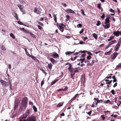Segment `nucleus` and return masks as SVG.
Returning a JSON list of instances; mask_svg holds the SVG:
<instances>
[{
    "label": "nucleus",
    "mask_w": 121,
    "mask_h": 121,
    "mask_svg": "<svg viewBox=\"0 0 121 121\" xmlns=\"http://www.w3.org/2000/svg\"><path fill=\"white\" fill-rule=\"evenodd\" d=\"M2 49L4 51H5L6 50V48L5 47L4 45H2Z\"/></svg>",
    "instance_id": "obj_29"
},
{
    "label": "nucleus",
    "mask_w": 121,
    "mask_h": 121,
    "mask_svg": "<svg viewBox=\"0 0 121 121\" xmlns=\"http://www.w3.org/2000/svg\"><path fill=\"white\" fill-rule=\"evenodd\" d=\"M58 80V79H56L52 81L51 82V85L52 86V85H53Z\"/></svg>",
    "instance_id": "obj_17"
},
{
    "label": "nucleus",
    "mask_w": 121,
    "mask_h": 121,
    "mask_svg": "<svg viewBox=\"0 0 121 121\" xmlns=\"http://www.w3.org/2000/svg\"><path fill=\"white\" fill-rule=\"evenodd\" d=\"M17 6L20 9V11L22 12H23L25 10L23 8L24 7L22 6H21L20 4H18L17 5Z\"/></svg>",
    "instance_id": "obj_9"
},
{
    "label": "nucleus",
    "mask_w": 121,
    "mask_h": 121,
    "mask_svg": "<svg viewBox=\"0 0 121 121\" xmlns=\"http://www.w3.org/2000/svg\"><path fill=\"white\" fill-rule=\"evenodd\" d=\"M37 27L39 28V30H41L42 29V27L39 25H37Z\"/></svg>",
    "instance_id": "obj_54"
},
{
    "label": "nucleus",
    "mask_w": 121,
    "mask_h": 121,
    "mask_svg": "<svg viewBox=\"0 0 121 121\" xmlns=\"http://www.w3.org/2000/svg\"><path fill=\"white\" fill-rule=\"evenodd\" d=\"M92 36L95 39H97L98 36L95 33H93L92 35Z\"/></svg>",
    "instance_id": "obj_21"
},
{
    "label": "nucleus",
    "mask_w": 121,
    "mask_h": 121,
    "mask_svg": "<svg viewBox=\"0 0 121 121\" xmlns=\"http://www.w3.org/2000/svg\"><path fill=\"white\" fill-rule=\"evenodd\" d=\"M38 23L41 25L42 26H43V23H41V22H38Z\"/></svg>",
    "instance_id": "obj_61"
},
{
    "label": "nucleus",
    "mask_w": 121,
    "mask_h": 121,
    "mask_svg": "<svg viewBox=\"0 0 121 121\" xmlns=\"http://www.w3.org/2000/svg\"><path fill=\"white\" fill-rule=\"evenodd\" d=\"M73 68L71 69H70V70H69V71L71 73H73Z\"/></svg>",
    "instance_id": "obj_64"
},
{
    "label": "nucleus",
    "mask_w": 121,
    "mask_h": 121,
    "mask_svg": "<svg viewBox=\"0 0 121 121\" xmlns=\"http://www.w3.org/2000/svg\"><path fill=\"white\" fill-rule=\"evenodd\" d=\"M10 36L13 39H15V37L14 35L12 33H11L10 34Z\"/></svg>",
    "instance_id": "obj_28"
},
{
    "label": "nucleus",
    "mask_w": 121,
    "mask_h": 121,
    "mask_svg": "<svg viewBox=\"0 0 121 121\" xmlns=\"http://www.w3.org/2000/svg\"><path fill=\"white\" fill-rule=\"evenodd\" d=\"M119 31H114L113 32V34L117 37H118L119 35Z\"/></svg>",
    "instance_id": "obj_15"
},
{
    "label": "nucleus",
    "mask_w": 121,
    "mask_h": 121,
    "mask_svg": "<svg viewBox=\"0 0 121 121\" xmlns=\"http://www.w3.org/2000/svg\"><path fill=\"white\" fill-rule=\"evenodd\" d=\"M29 104L30 105L32 106L33 105V103L31 102L30 101L29 102Z\"/></svg>",
    "instance_id": "obj_56"
},
{
    "label": "nucleus",
    "mask_w": 121,
    "mask_h": 121,
    "mask_svg": "<svg viewBox=\"0 0 121 121\" xmlns=\"http://www.w3.org/2000/svg\"><path fill=\"white\" fill-rule=\"evenodd\" d=\"M109 103L110 104H111V103L110 101L109 100H107V101L105 102V103Z\"/></svg>",
    "instance_id": "obj_57"
},
{
    "label": "nucleus",
    "mask_w": 121,
    "mask_h": 121,
    "mask_svg": "<svg viewBox=\"0 0 121 121\" xmlns=\"http://www.w3.org/2000/svg\"><path fill=\"white\" fill-rule=\"evenodd\" d=\"M111 51H109L108 52H105L104 53V54L105 55H109L110 54V53L111 52Z\"/></svg>",
    "instance_id": "obj_24"
},
{
    "label": "nucleus",
    "mask_w": 121,
    "mask_h": 121,
    "mask_svg": "<svg viewBox=\"0 0 121 121\" xmlns=\"http://www.w3.org/2000/svg\"><path fill=\"white\" fill-rule=\"evenodd\" d=\"M41 13V12L39 10H37L36 13L37 14H39Z\"/></svg>",
    "instance_id": "obj_53"
},
{
    "label": "nucleus",
    "mask_w": 121,
    "mask_h": 121,
    "mask_svg": "<svg viewBox=\"0 0 121 121\" xmlns=\"http://www.w3.org/2000/svg\"><path fill=\"white\" fill-rule=\"evenodd\" d=\"M74 71L75 73L78 72V68H76L74 69Z\"/></svg>",
    "instance_id": "obj_33"
},
{
    "label": "nucleus",
    "mask_w": 121,
    "mask_h": 121,
    "mask_svg": "<svg viewBox=\"0 0 121 121\" xmlns=\"http://www.w3.org/2000/svg\"><path fill=\"white\" fill-rule=\"evenodd\" d=\"M84 30V29H82L79 32V33L80 34H81L82 33Z\"/></svg>",
    "instance_id": "obj_62"
},
{
    "label": "nucleus",
    "mask_w": 121,
    "mask_h": 121,
    "mask_svg": "<svg viewBox=\"0 0 121 121\" xmlns=\"http://www.w3.org/2000/svg\"><path fill=\"white\" fill-rule=\"evenodd\" d=\"M75 74V73H71V78L73 79L74 78V75Z\"/></svg>",
    "instance_id": "obj_32"
},
{
    "label": "nucleus",
    "mask_w": 121,
    "mask_h": 121,
    "mask_svg": "<svg viewBox=\"0 0 121 121\" xmlns=\"http://www.w3.org/2000/svg\"><path fill=\"white\" fill-rule=\"evenodd\" d=\"M74 52H71L68 51L66 52L65 53V54L66 55H67L72 54V53H73Z\"/></svg>",
    "instance_id": "obj_18"
},
{
    "label": "nucleus",
    "mask_w": 121,
    "mask_h": 121,
    "mask_svg": "<svg viewBox=\"0 0 121 121\" xmlns=\"http://www.w3.org/2000/svg\"><path fill=\"white\" fill-rule=\"evenodd\" d=\"M105 115H103L101 116V117L102 120H104L105 119V117H104Z\"/></svg>",
    "instance_id": "obj_31"
},
{
    "label": "nucleus",
    "mask_w": 121,
    "mask_h": 121,
    "mask_svg": "<svg viewBox=\"0 0 121 121\" xmlns=\"http://www.w3.org/2000/svg\"><path fill=\"white\" fill-rule=\"evenodd\" d=\"M91 58V56H88L87 57V58L88 60H90Z\"/></svg>",
    "instance_id": "obj_48"
},
{
    "label": "nucleus",
    "mask_w": 121,
    "mask_h": 121,
    "mask_svg": "<svg viewBox=\"0 0 121 121\" xmlns=\"http://www.w3.org/2000/svg\"><path fill=\"white\" fill-rule=\"evenodd\" d=\"M120 46V45L118 44H117L116 45V46L115 47V49H114V50L115 52H117L119 50V48Z\"/></svg>",
    "instance_id": "obj_11"
},
{
    "label": "nucleus",
    "mask_w": 121,
    "mask_h": 121,
    "mask_svg": "<svg viewBox=\"0 0 121 121\" xmlns=\"http://www.w3.org/2000/svg\"><path fill=\"white\" fill-rule=\"evenodd\" d=\"M33 108L34 110V111L35 112H37V108L35 105H34L33 106Z\"/></svg>",
    "instance_id": "obj_26"
},
{
    "label": "nucleus",
    "mask_w": 121,
    "mask_h": 121,
    "mask_svg": "<svg viewBox=\"0 0 121 121\" xmlns=\"http://www.w3.org/2000/svg\"><path fill=\"white\" fill-rule=\"evenodd\" d=\"M48 67L50 70L52 69V64L51 63H50L48 64Z\"/></svg>",
    "instance_id": "obj_22"
},
{
    "label": "nucleus",
    "mask_w": 121,
    "mask_h": 121,
    "mask_svg": "<svg viewBox=\"0 0 121 121\" xmlns=\"http://www.w3.org/2000/svg\"><path fill=\"white\" fill-rule=\"evenodd\" d=\"M50 60L53 64H54L57 62L54 59L52 58H50Z\"/></svg>",
    "instance_id": "obj_14"
},
{
    "label": "nucleus",
    "mask_w": 121,
    "mask_h": 121,
    "mask_svg": "<svg viewBox=\"0 0 121 121\" xmlns=\"http://www.w3.org/2000/svg\"><path fill=\"white\" fill-rule=\"evenodd\" d=\"M82 25H81V24H78V25L77 26V27L78 28L81 27H82Z\"/></svg>",
    "instance_id": "obj_45"
},
{
    "label": "nucleus",
    "mask_w": 121,
    "mask_h": 121,
    "mask_svg": "<svg viewBox=\"0 0 121 121\" xmlns=\"http://www.w3.org/2000/svg\"><path fill=\"white\" fill-rule=\"evenodd\" d=\"M63 104V103L61 102L59 103L57 106V107H59L62 106Z\"/></svg>",
    "instance_id": "obj_27"
},
{
    "label": "nucleus",
    "mask_w": 121,
    "mask_h": 121,
    "mask_svg": "<svg viewBox=\"0 0 121 121\" xmlns=\"http://www.w3.org/2000/svg\"><path fill=\"white\" fill-rule=\"evenodd\" d=\"M86 52H87L88 54L90 55H92V54L90 52H88L87 51H85Z\"/></svg>",
    "instance_id": "obj_40"
},
{
    "label": "nucleus",
    "mask_w": 121,
    "mask_h": 121,
    "mask_svg": "<svg viewBox=\"0 0 121 121\" xmlns=\"http://www.w3.org/2000/svg\"><path fill=\"white\" fill-rule=\"evenodd\" d=\"M68 89V87H66L64 89H63L62 91H65Z\"/></svg>",
    "instance_id": "obj_49"
},
{
    "label": "nucleus",
    "mask_w": 121,
    "mask_h": 121,
    "mask_svg": "<svg viewBox=\"0 0 121 121\" xmlns=\"http://www.w3.org/2000/svg\"><path fill=\"white\" fill-rule=\"evenodd\" d=\"M27 98L26 97H24L22 99V102L21 103L27 105Z\"/></svg>",
    "instance_id": "obj_5"
},
{
    "label": "nucleus",
    "mask_w": 121,
    "mask_h": 121,
    "mask_svg": "<svg viewBox=\"0 0 121 121\" xmlns=\"http://www.w3.org/2000/svg\"><path fill=\"white\" fill-rule=\"evenodd\" d=\"M56 25L58 26H59L60 30L62 32H63L64 30V28L61 26L60 25H58L57 23L56 24Z\"/></svg>",
    "instance_id": "obj_13"
},
{
    "label": "nucleus",
    "mask_w": 121,
    "mask_h": 121,
    "mask_svg": "<svg viewBox=\"0 0 121 121\" xmlns=\"http://www.w3.org/2000/svg\"><path fill=\"white\" fill-rule=\"evenodd\" d=\"M75 99L73 97V99H71L70 101L69 102V103H70L72 102Z\"/></svg>",
    "instance_id": "obj_46"
},
{
    "label": "nucleus",
    "mask_w": 121,
    "mask_h": 121,
    "mask_svg": "<svg viewBox=\"0 0 121 121\" xmlns=\"http://www.w3.org/2000/svg\"><path fill=\"white\" fill-rule=\"evenodd\" d=\"M105 14L104 13H103L102 15L101 16V17L102 19H104L105 17Z\"/></svg>",
    "instance_id": "obj_44"
},
{
    "label": "nucleus",
    "mask_w": 121,
    "mask_h": 121,
    "mask_svg": "<svg viewBox=\"0 0 121 121\" xmlns=\"http://www.w3.org/2000/svg\"><path fill=\"white\" fill-rule=\"evenodd\" d=\"M27 107V105L21 103L19 109L20 111H24Z\"/></svg>",
    "instance_id": "obj_2"
},
{
    "label": "nucleus",
    "mask_w": 121,
    "mask_h": 121,
    "mask_svg": "<svg viewBox=\"0 0 121 121\" xmlns=\"http://www.w3.org/2000/svg\"><path fill=\"white\" fill-rule=\"evenodd\" d=\"M118 54V53L117 52H114L113 53V54L111 56V59L113 60H114L115 58Z\"/></svg>",
    "instance_id": "obj_7"
},
{
    "label": "nucleus",
    "mask_w": 121,
    "mask_h": 121,
    "mask_svg": "<svg viewBox=\"0 0 121 121\" xmlns=\"http://www.w3.org/2000/svg\"><path fill=\"white\" fill-rule=\"evenodd\" d=\"M19 1L21 3L24 4L25 3L23 0H19Z\"/></svg>",
    "instance_id": "obj_38"
},
{
    "label": "nucleus",
    "mask_w": 121,
    "mask_h": 121,
    "mask_svg": "<svg viewBox=\"0 0 121 121\" xmlns=\"http://www.w3.org/2000/svg\"><path fill=\"white\" fill-rule=\"evenodd\" d=\"M111 116L112 117H117V115H114L113 114H112L111 115Z\"/></svg>",
    "instance_id": "obj_42"
},
{
    "label": "nucleus",
    "mask_w": 121,
    "mask_h": 121,
    "mask_svg": "<svg viewBox=\"0 0 121 121\" xmlns=\"http://www.w3.org/2000/svg\"><path fill=\"white\" fill-rule=\"evenodd\" d=\"M105 25H104L103 24H102V25L106 29H108L110 27V24L107 23H104Z\"/></svg>",
    "instance_id": "obj_10"
},
{
    "label": "nucleus",
    "mask_w": 121,
    "mask_h": 121,
    "mask_svg": "<svg viewBox=\"0 0 121 121\" xmlns=\"http://www.w3.org/2000/svg\"><path fill=\"white\" fill-rule=\"evenodd\" d=\"M101 24V22L99 21H97V23L96 24V25L97 26H99Z\"/></svg>",
    "instance_id": "obj_30"
},
{
    "label": "nucleus",
    "mask_w": 121,
    "mask_h": 121,
    "mask_svg": "<svg viewBox=\"0 0 121 121\" xmlns=\"http://www.w3.org/2000/svg\"><path fill=\"white\" fill-rule=\"evenodd\" d=\"M9 79V82H5V84L4 86H9H9L10 88V89H12L11 88L12 85L11 84V81L9 79V78H8Z\"/></svg>",
    "instance_id": "obj_3"
},
{
    "label": "nucleus",
    "mask_w": 121,
    "mask_h": 121,
    "mask_svg": "<svg viewBox=\"0 0 121 121\" xmlns=\"http://www.w3.org/2000/svg\"><path fill=\"white\" fill-rule=\"evenodd\" d=\"M81 11H82V13L83 15L84 16H85L86 15L84 14L83 10L82 9L81 10Z\"/></svg>",
    "instance_id": "obj_60"
},
{
    "label": "nucleus",
    "mask_w": 121,
    "mask_h": 121,
    "mask_svg": "<svg viewBox=\"0 0 121 121\" xmlns=\"http://www.w3.org/2000/svg\"><path fill=\"white\" fill-rule=\"evenodd\" d=\"M38 10L37 9V8H34V12L35 13H36V12H37V10Z\"/></svg>",
    "instance_id": "obj_55"
},
{
    "label": "nucleus",
    "mask_w": 121,
    "mask_h": 121,
    "mask_svg": "<svg viewBox=\"0 0 121 121\" xmlns=\"http://www.w3.org/2000/svg\"><path fill=\"white\" fill-rule=\"evenodd\" d=\"M105 81L106 82V83L108 84H110L112 82V80L109 81L108 79H106Z\"/></svg>",
    "instance_id": "obj_16"
},
{
    "label": "nucleus",
    "mask_w": 121,
    "mask_h": 121,
    "mask_svg": "<svg viewBox=\"0 0 121 121\" xmlns=\"http://www.w3.org/2000/svg\"><path fill=\"white\" fill-rule=\"evenodd\" d=\"M101 4L100 3L98 4H97V8L99 9H100Z\"/></svg>",
    "instance_id": "obj_41"
},
{
    "label": "nucleus",
    "mask_w": 121,
    "mask_h": 121,
    "mask_svg": "<svg viewBox=\"0 0 121 121\" xmlns=\"http://www.w3.org/2000/svg\"><path fill=\"white\" fill-rule=\"evenodd\" d=\"M109 11L110 12H112L113 13H114V10L112 9H110Z\"/></svg>",
    "instance_id": "obj_58"
},
{
    "label": "nucleus",
    "mask_w": 121,
    "mask_h": 121,
    "mask_svg": "<svg viewBox=\"0 0 121 121\" xmlns=\"http://www.w3.org/2000/svg\"><path fill=\"white\" fill-rule=\"evenodd\" d=\"M13 15H14V17H16V18H18V17L17 16V13H14V14H13Z\"/></svg>",
    "instance_id": "obj_35"
},
{
    "label": "nucleus",
    "mask_w": 121,
    "mask_h": 121,
    "mask_svg": "<svg viewBox=\"0 0 121 121\" xmlns=\"http://www.w3.org/2000/svg\"><path fill=\"white\" fill-rule=\"evenodd\" d=\"M94 63V61L92 60L91 63H88L87 64V65H90L91 66L93 65V64Z\"/></svg>",
    "instance_id": "obj_23"
},
{
    "label": "nucleus",
    "mask_w": 121,
    "mask_h": 121,
    "mask_svg": "<svg viewBox=\"0 0 121 121\" xmlns=\"http://www.w3.org/2000/svg\"><path fill=\"white\" fill-rule=\"evenodd\" d=\"M5 81H4L3 80H0V83H1L2 85L4 86V85H5Z\"/></svg>",
    "instance_id": "obj_19"
},
{
    "label": "nucleus",
    "mask_w": 121,
    "mask_h": 121,
    "mask_svg": "<svg viewBox=\"0 0 121 121\" xmlns=\"http://www.w3.org/2000/svg\"><path fill=\"white\" fill-rule=\"evenodd\" d=\"M26 54L29 56H30V55L29 53L28 52H26Z\"/></svg>",
    "instance_id": "obj_63"
},
{
    "label": "nucleus",
    "mask_w": 121,
    "mask_h": 121,
    "mask_svg": "<svg viewBox=\"0 0 121 121\" xmlns=\"http://www.w3.org/2000/svg\"><path fill=\"white\" fill-rule=\"evenodd\" d=\"M117 68L118 67L119 69L121 67V63H119L118 65H117Z\"/></svg>",
    "instance_id": "obj_39"
},
{
    "label": "nucleus",
    "mask_w": 121,
    "mask_h": 121,
    "mask_svg": "<svg viewBox=\"0 0 121 121\" xmlns=\"http://www.w3.org/2000/svg\"><path fill=\"white\" fill-rule=\"evenodd\" d=\"M109 17H110L109 18H110V19L111 20H112L114 21H115V19L113 17H111L110 16H109Z\"/></svg>",
    "instance_id": "obj_37"
},
{
    "label": "nucleus",
    "mask_w": 121,
    "mask_h": 121,
    "mask_svg": "<svg viewBox=\"0 0 121 121\" xmlns=\"http://www.w3.org/2000/svg\"><path fill=\"white\" fill-rule=\"evenodd\" d=\"M81 82H84L85 80L84 77L82 76L81 78Z\"/></svg>",
    "instance_id": "obj_25"
},
{
    "label": "nucleus",
    "mask_w": 121,
    "mask_h": 121,
    "mask_svg": "<svg viewBox=\"0 0 121 121\" xmlns=\"http://www.w3.org/2000/svg\"><path fill=\"white\" fill-rule=\"evenodd\" d=\"M66 20L67 21H68L69 19L70 18V17L68 15H67L66 16Z\"/></svg>",
    "instance_id": "obj_36"
},
{
    "label": "nucleus",
    "mask_w": 121,
    "mask_h": 121,
    "mask_svg": "<svg viewBox=\"0 0 121 121\" xmlns=\"http://www.w3.org/2000/svg\"><path fill=\"white\" fill-rule=\"evenodd\" d=\"M114 38V36H111V37H110L109 39L108 40V41H110L112 39H113Z\"/></svg>",
    "instance_id": "obj_34"
},
{
    "label": "nucleus",
    "mask_w": 121,
    "mask_h": 121,
    "mask_svg": "<svg viewBox=\"0 0 121 121\" xmlns=\"http://www.w3.org/2000/svg\"><path fill=\"white\" fill-rule=\"evenodd\" d=\"M110 18L109 16L108 15V17H107V18L105 20V22L104 23L110 24V20H109V18Z\"/></svg>",
    "instance_id": "obj_12"
},
{
    "label": "nucleus",
    "mask_w": 121,
    "mask_h": 121,
    "mask_svg": "<svg viewBox=\"0 0 121 121\" xmlns=\"http://www.w3.org/2000/svg\"><path fill=\"white\" fill-rule=\"evenodd\" d=\"M65 12L68 13H73V14H75V13L74 11L70 9H66L65 10Z\"/></svg>",
    "instance_id": "obj_4"
},
{
    "label": "nucleus",
    "mask_w": 121,
    "mask_h": 121,
    "mask_svg": "<svg viewBox=\"0 0 121 121\" xmlns=\"http://www.w3.org/2000/svg\"><path fill=\"white\" fill-rule=\"evenodd\" d=\"M27 121H36L35 118L34 116L29 117L27 119Z\"/></svg>",
    "instance_id": "obj_6"
},
{
    "label": "nucleus",
    "mask_w": 121,
    "mask_h": 121,
    "mask_svg": "<svg viewBox=\"0 0 121 121\" xmlns=\"http://www.w3.org/2000/svg\"><path fill=\"white\" fill-rule=\"evenodd\" d=\"M111 93L113 95H114L115 94V93H114V91L113 90H111Z\"/></svg>",
    "instance_id": "obj_47"
},
{
    "label": "nucleus",
    "mask_w": 121,
    "mask_h": 121,
    "mask_svg": "<svg viewBox=\"0 0 121 121\" xmlns=\"http://www.w3.org/2000/svg\"><path fill=\"white\" fill-rule=\"evenodd\" d=\"M30 112V109L27 110L25 113H24L22 116L20 118L19 121H26L24 119L26 118L29 114Z\"/></svg>",
    "instance_id": "obj_1"
},
{
    "label": "nucleus",
    "mask_w": 121,
    "mask_h": 121,
    "mask_svg": "<svg viewBox=\"0 0 121 121\" xmlns=\"http://www.w3.org/2000/svg\"><path fill=\"white\" fill-rule=\"evenodd\" d=\"M94 99V100H96L97 103H100L101 102H102V100L101 99L100 100H99V99L98 98H95Z\"/></svg>",
    "instance_id": "obj_20"
},
{
    "label": "nucleus",
    "mask_w": 121,
    "mask_h": 121,
    "mask_svg": "<svg viewBox=\"0 0 121 121\" xmlns=\"http://www.w3.org/2000/svg\"><path fill=\"white\" fill-rule=\"evenodd\" d=\"M121 43V39H120L118 40V42L117 44L120 45Z\"/></svg>",
    "instance_id": "obj_43"
},
{
    "label": "nucleus",
    "mask_w": 121,
    "mask_h": 121,
    "mask_svg": "<svg viewBox=\"0 0 121 121\" xmlns=\"http://www.w3.org/2000/svg\"><path fill=\"white\" fill-rule=\"evenodd\" d=\"M29 57H31L32 59H33L34 60L35 59V57L34 56H33L32 55H30V56H29Z\"/></svg>",
    "instance_id": "obj_51"
},
{
    "label": "nucleus",
    "mask_w": 121,
    "mask_h": 121,
    "mask_svg": "<svg viewBox=\"0 0 121 121\" xmlns=\"http://www.w3.org/2000/svg\"><path fill=\"white\" fill-rule=\"evenodd\" d=\"M44 81H43V80H42V82H41V87L43 85V84H44Z\"/></svg>",
    "instance_id": "obj_59"
},
{
    "label": "nucleus",
    "mask_w": 121,
    "mask_h": 121,
    "mask_svg": "<svg viewBox=\"0 0 121 121\" xmlns=\"http://www.w3.org/2000/svg\"><path fill=\"white\" fill-rule=\"evenodd\" d=\"M17 23L19 24L20 25H23V23L20 21H18L17 22Z\"/></svg>",
    "instance_id": "obj_52"
},
{
    "label": "nucleus",
    "mask_w": 121,
    "mask_h": 121,
    "mask_svg": "<svg viewBox=\"0 0 121 121\" xmlns=\"http://www.w3.org/2000/svg\"><path fill=\"white\" fill-rule=\"evenodd\" d=\"M116 42V40H113L110 42H111V43H112V44L115 43V42Z\"/></svg>",
    "instance_id": "obj_50"
},
{
    "label": "nucleus",
    "mask_w": 121,
    "mask_h": 121,
    "mask_svg": "<svg viewBox=\"0 0 121 121\" xmlns=\"http://www.w3.org/2000/svg\"><path fill=\"white\" fill-rule=\"evenodd\" d=\"M51 54L54 58H57L59 56L58 54L55 52H52L51 53Z\"/></svg>",
    "instance_id": "obj_8"
}]
</instances>
